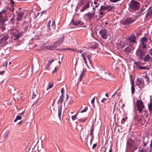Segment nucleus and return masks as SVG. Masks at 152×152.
<instances>
[{
  "mask_svg": "<svg viewBox=\"0 0 152 152\" xmlns=\"http://www.w3.org/2000/svg\"><path fill=\"white\" fill-rule=\"evenodd\" d=\"M106 99L105 98H103L101 101V102H103L104 101L106 100Z\"/></svg>",
  "mask_w": 152,
  "mask_h": 152,
  "instance_id": "052dcab7",
  "label": "nucleus"
},
{
  "mask_svg": "<svg viewBox=\"0 0 152 152\" xmlns=\"http://www.w3.org/2000/svg\"><path fill=\"white\" fill-rule=\"evenodd\" d=\"M138 68L141 69H148V67L146 66H142L140 65H139L138 66Z\"/></svg>",
  "mask_w": 152,
  "mask_h": 152,
  "instance_id": "c9c22d12",
  "label": "nucleus"
},
{
  "mask_svg": "<svg viewBox=\"0 0 152 152\" xmlns=\"http://www.w3.org/2000/svg\"><path fill=\"white\" fill-rule=\"evenodd\" d=\"M73 24L74 26H79L82 25L83 24V23L80 20L75 21L73 20H72Z\"/></svg>",
  "mask_w": 152,
  "mask_h": 152,
  "instance_id": "6ab92c4d",
  "label": "nucleus"
},
{
  "mask_svg": "<svg viewBox=\"0 0 152 152\" xmlns=\"http://www.w3.org/2000/svg\"><path fill=\"white\" fill-rule=\"evenodd\" d=\"M95 97L94 96L92 99L91 100V103H92V104H94V101H95Z\"/></svg>",
  "mask_w": 152,
  "mask_h": 152,
  "instance_id": "603ef678",
  "label": "nucleus"
},
{
  "mask_svg": "<svg viewBox=\"0 0 152 152\" xmlns=\"http://www.w3.org/2000/svg\"><path fill=\"white\" fill-rule=\"evenodd\" d=\"M125 121V119L124 118H123L121 121V124H124Z\"/></svg>",
  "mask_w": 152,
  "mask_h": 152,
  "instance_id": "de8ad7c7",
  "label": "nucleus"
},
{
  "mask_svg": "<svg viewBox=\"0 0 152 152\" xmlns=\"http://www.w3.org/2000/svg\"><path fill=\"white\" fill-rule=\"evenodd\" d=\"M140 3L137 1H132L130 2L129 6L133 10L135 11L139 9Z\"/></svg>",
  "mask_w": 152,
  "mask_h": 152,
  "instance_id": "20e7f679",
  "label": "nucleus"
},
{
  "mask_svg": "<svg viewBox=\"0 0 152 152\" xmlns=\"http://www.w3.org/2000/svg\"><path fill=\"white\" fill-rule=\"evenodd\" d=\"M144 60L145 61L148 62H151L152 58L148 54L146 55L143 58Z\"/></svg>",
  "mask_w": 152,
  "mask_h": 152,
  "instance_id": "412c9836",
  "label": "nucleus"
},
{
  "mask_svg": "<svg viewBox=\"0 0 152 152\" xmlns=\"http://www.w3.org/2000/svg\"><path fill=\"white\" fill-rule=\"evenodd\" d=\"M131 80L130 82L131 84V92L132 94H133L135 91V88L134 86V81L133 78V76L132 75H130Z\"/></svg>",
  "mask_w": 152,
  "mask_h": 152,
  "instance_id": "f3484780",
  "label": "nucleus"
},
{
  "mask_svg": "<svg viewBox=\"0 0 152 152\" xmlns=\"http://www.w3.org/2000/svg\"><path fill=\"white\" fill-rule=\"evenodd\" d=\"M94 4L95 5L94 6L95 7H96V8L98 7L99 5L100 4L99 3H98L97 1H94Z\"/></svg>",
  "mask_w": 152,
  "mask_h": 152,
  "instance_id": "4c0bfd02",
  "label": "nucleus"
},
{
  "mask_svg": "<svg viewBox=\"0 0 152 152\" xmlns=\"http://www.w3.org/2000/svg\"><path fill=\"white\" fill-rule=\"evenodd\" d=\"M115 7L114 6H112L111 5H109L108 6H106L107 10L108 11H110L112 9H113Z\"/></svg>",
  "mask_w": 152,
  "mask_h": 152,
  "instance_id": "c756f323",
  "label": "nucleus"
},
{
  "mask_svg": "<svg viewBox=\"0 0 152 152\" xmlns=\"http://www.w3.org/2000/svg\"><path fill=\"white\" fill-rule=\"evenodd\" d=\"M139 150H140V152H143V149H140V148Z\"/></svg>",
  "mask_w": 152,
  "mask_h": 152,
  "instance_id": "0e129e2a",
  "label": "nucleus"
},
{
  "mask_svg": "<svg viewBox=\"0 0 152 152\" xmlns=\"http://www.w3.org/2000/svg\"><path fill=\"white\" fill-rule=\"evenodd\" d=\"M148 39L145 37L141 38L140 42V45L142 48H145L146 47V43H147Z\"/></svg>",
  "mask_w": 152,
  "mask_h": 152,
  "instance_id": "9d476101",
  "label": "nucleus"
},
{
  "mask_svg": "<svg viewBox=\"0 0 152 152\" xmlns=\"http://www.w3.org/2000/svg\"><path fill=\"white\" fill-rule=\"evenodd\" d=\"M90 6V3L89 1L87 2L86 4L84 5L80 10V11L81 12L84 11L86 9L88 8Z\"/></svg>",
  "mask_w": 152,
  "mask_h": 152,
  "instance_id": "aec40b11",
  "label": "nucleus"
},
{
  "mask_svg": "<svg viewBox=\"0 0 152 152\" xmlns=\"http://www.w3.org/2000/svg\"><path fill=\"white\" fill-rule=\"evenodd\" d=\"M136 84L139 86L140 88L141 89L142 88L144 85L143 79L142 78L137 79Z\"/></svg>",
  "mask_w": 152,
  "mask_h": 152,
  "instance_id": "4468645a",
  "label": "nucleus"
},
{
  "mask_svg": "<svg viewBox=\"0 0 152 152\" xmlns=\"http://www.w3.org/2000/svg\"><path fill=\"white\" fill-rule=\"evenodd\" d=\"M120 0H110V1L112 2L115 3Z\"/></svg>",
  "mask_w": 152,
  "mask_h": 152,
  "instance_id": "8fccbe9b",
  "label": "nucleus"
},
{
  "mask_svg": "<svg viewBox=\"0 0 152 152\" xmlns=\"http://www.w3.org/2000/svg\"><path fill=\"white\" fill-rule=\"evenodd\" d=\"M134 118L135 120H137L138 122L142 124H144L146 121L140 115L139 116L137 114H136V116L134 117Z\"/></svg>",
  "mask_w": 152,
  "mask_h": 152,
  "instance_id": "f8f14e48",
  "label": "nucleus"
},
{
  "mask_svg": "<svg viewBox=\"0 0 152 152\" xmlns=\"http://www.w3.org/2000/svg\"><path fill=\"white\" fill-rule=\"evenodd\" d=\"M8 136V134L7 133L5 134L4 136V138L5 139H6L7 137Z\"/></svg>",
  "mask_w": 152,
  "mask_h": 152,
  "instance_id": "864d4df0",
  "label": "nucleus"
},
{
  "mask_svg": "<svg viewBox=\"0 0 152 152\" xmlns=\"http://www.w3.org/2000/svg\"><path fill=\"white\" fill-rule=\"evenodd\" d=\"M72 51H74L75 52L77 53H78L79 52V50H77L72 49Z\"/></svg>",
  "mask_w": 152,
  "mask_h": 152,
  "instance_id": "680f3d73",
  "label": "nucleus"
},
{
  "mask_svg": "<svg viewBox=\"0 0 152 152\" xmlns=\"http://www.w3.org/2000/svg\"><path fill=\"white\" fill-rule=\"evenodd\" d=\"M83 60H84L85 64H87V61H86V57H85L83 58Z\"/></svg>",
  "mask_w": 152,
  "mask_h": 152,
  "instance_id": "5fc2aeb1",
  "label": "nucleus"
},
{
  "mask_svg": "<svg viewBox=\"0 0 152 152\" xmlns=\"http://www.w3.org/2000/svg\"><path fill=\"white\" fill-rule=\"evenodd\" d=\"M101 76L102 78L104 79L109 80L110 79V76L108 73L106 72H104L102 73Z\"/></svg>",
  "mask_w": 152,
  "mask_h": 152,
  "instance_id": "dca6fc26",
  "label": "nucleus"
},
{
  "mask_svg": "<svg viewBox=\"0 0 152 152\" xmlns=\"http://www.w3.org/2000/svg\"><path fill=\"white\" fill-rule=\"evenodd\" d=\"M137 107L140 113H141L144 106L141 100H138L136 102Z\"/></svg>",
  "mask_w": 152,
  "mask_h": 152,
  "instance_id": "39448f33",
  "label": "nucleus"
},
{
  "mask_svg": "<svg viewBox=\"0 0 152 152\" xmlns=\"http://www.w3.org/2000/svg\"><path fill=\"white\" fill-rule=\"evenodd\" d=\"M11 33L9 31L5 32L2 34L0 39V45L3 46L10 42V38Z\"/></svg>",
  "mask_w": 152,
  "mask_h": 152,
  "instance_id": "f03ea898",
  "label": "nucleus"
},
{
  "mask_svg": "<svg viewBox=\"0 0 152 152\" xmlns=\"http://www.w3.org/2000/svg\"><path fill=\"white\" fill-rule=\"evenodd\" d=\"M94 137H91V141H90V143L91 145V144L92 143V142L94 140Z\"/></svg>",
  "mask_w": 152,
  "mask_h": 152,
  "instance_id": "3c124183",
  "label": "nucleus"
},
{
  "mask_svg": "<svg viewBox=\"0 0 152 152\" xmlns=\"http://www.w3.org/2000/svg\"><path fill=\"white\" fill-rule=\"evenodd\" d=\"M88 110V107H86L84 109L82 110L81 111V113H83V112H86V111L87 110Z\"/></svg>",
  "mask_w": 152,
  "mask_h": 152,
  "instance_id": "a19ab883",
  "label": "nucleus"
},
{
  "mask_svg": "<svg viewBox=\"0 0 152 152\" xmlns=\"http://www.w3.org/2000/svg\"><path fill=\"white\" fill-rule=\"evenodd\" d=\"M22 36V33L21 32H19L18 34H15V38H14V40H15L19 39L20 37Z\"/></svg>",
  "mask_w": 152,
  "mask_h": 152,
  "instance_id": "bb28decb",
  "label": "nucleus"
},
{
  "mask_svg": "<svg viewBox=\"0 0 152 152\" xmlns=\"http://www.w3.org/2000/svg\"><path fill=\"white\" fill-rule=\"evenodd\" d=\"M132 51V49L129 47L126 48L124 50L125 53L128 55H129V54L131 53Z\"/></svg>",
  "mask_w": 152,
  "mask_h": 152,
  "instance_id": "4be33fe9",
  "label": "nucleus"
},
{
  "mask_svg": "<svg viewBox=\"0 0 152 152\" xmlns=\"http://www.w3.org/2000/svg\"><path fill=\"white\" fill-rule=\"evenodd\" d=\"M10 2L12 5L11 6L10 8H9V10L10 11L13 12L14 9L13 6L15 5V3L13 0H10Z\"/></svg>",
  "mask_w": 152,
  "mask_h": 152,
  "instance_id": "b1692460",
  "label": "nucleus"
},
{
  "mask_svg": "<svg viewBox=\"0 0 152 152\" xmlns=\"http://www.w3.org/2000/svg\"><path fill=\"white\" fill-rule=\"evenodd\" d=\"M150 147L148 150V152H151L152 151V140H151V143L150 144Z\"/></svg>",
  "mask_w": 152,
  "mask_h": 152,
  "instance_id": "58836bf2",
  "label": "nucleus"
},
{
  "mask_svg": "<svg viewBox=\"0 0 152 152\" xmlns=\"http://www.w3.org/2000/svg\"><path fill=\"white\" fill-rule=\"evenodd\" d=\"M128 39L130 42L132 43L133 42L137 44L136 42V37L134 34H132L129 37H128Z\"/></svg>",
  "mask_w": 152,
  "mask_h": 152,
  "instance_id": "2eb2a0df",
  "label": "nucleus"
},
{
  "mask_svg": "<svg viewBox=\"0 0 152 152\" xmlns=\"http://www.w3.org/2000/svg\"><path fill=\"white\" fill-rule=\"evenodd\" d=\"M50 64H48L46 67V69H48L49 67L50 66Z\"/></svg>",
  "mask_w": 152,
  "mask_h": 152,
  "instance_id": "6e6d98bb",
  "label": "nucleus"
},
{
  "mask_svg": "<svg viewBox=\"0 0 152 152\" xmlns=\"http://www.w3.org/2000/svg\"><path fill=\"white\" fill-rule=\"evenodd\" d=\"M81 56L83 57V58L85 57V55L83 53H82L81 54Z\"/></svg>",
  "mask_w": 152,
  "mask_h": 152,
  "instance_id": "774afa93",
  "label": "nucleus"
},
{
  "mask_svg": "<svg viewBox=\"0 0 152 152\" xmlns=\"http://www.w3.org/2000/svg\"><path fill=\"white\" fill-rule=\"evenodd\" d=\"M126 46V44L123 42H120L119 44V47L121 48H124Z\"/></svg>",
  "mask_w": 152,
  "mask_h": 152,
  "instance_id": "2f4dec72",
  "label": "nucleus"
},
{
  "mask_svg": "<svg viewBox=\"0 0 152 152\" xmlns=\"http://www.w3.org/2000/svg\"><path fill=\"white\" fill-rule=\"evenodd\" d=\"M16 12L17 13V16L16 20L17 21H20L22 20L23 18V16L24 15V12H21L20 11H17Z\"/></svg>",
  "mask_w": 152,
  "mask_h": 152,
  "instance_id": "ddd939ff",
  "label": "nucleus"
},
{
  "mask_svg": "<svg viewBox=\"0 0 152 152\" xmlns=\"http://www.w3.org/2000/svg\"><path fill=\"white\" fill-rule=\"evenodd\" d=\"M112 150L111 148L110 149L107 150V148H105V152H112Z\"/></svg>",
  "mask_w": 152,
  "mask_h": 152,
  "instance_id": "49530a36",
  "label": "nucleus"
},
{
  "mask_svg": "<svg viewBox=\"0 0 152 152\" xmlns=\"http://www.w3.org/2000/svg\"><path fill=\"white\" fill-rule=\"evenodd\" d=\"M100 36L104 39H106L107 38L108 33L104 28L101 29L99 32Z\"/></svg>",
  "mask_w": 152,
  "mask_h": 152,
  "instance_id": "1a4fd4ad",
  "label": "nucleus"
},
{
  "mask_svg": "<svg viewBox=\"0 0 152 152\" xmlns=\"http://www.w3.org/2000/svg\"><path fill=\"white\" fill-rule=\"evenodd\" d=\"M54 61V59H52L51 60H49V63L51 64Z\"/></svg>",
  "mask_w": 152,
  "mask_h": 152,
  "instance_id": "bf43d9fd",
  "label": "nucleus"
},
{
  "mask_svg": "<svg viewBox=\"0 0 152 152\" xmlns=\"http://www.w3.org/2000/svg\"><path fill=\"white\" fill-rule=\"evenodd\" d=\"M64 99V96L63 95H61L60 97V98L58 99V104H60V107L58 108V116L59 118H60L61 113V110L62 108V105L61 104L62 103Z\"/></svg>",
  "mask_w": 152,
  "mask_h": 152,
  "instance_id": "0eeeda50",
  "label": "nucleus"
},
{
  "mask_svg": "<svg viewBox=\"0 0 152 152\" xmlns=\"http://www.w3.org/2000/svg\"><path fill=\"white\" fill-rule=\"evenodd\" d=\"M14 20H15L14 19L12 18L10 19V21H11L12 23H13Z\"/></svg>",
  "mask_w": 152,
  "mask_h": 152,
  "instance_id": "338daca9",
  "label": "nucleus"
},
{
  "mask_svg": "<svg viewBox=\"0 0 152 152\" xmlns=\"http://www.w3.org/2000/svg\"><path fill=\"white\" fill-rule=\"evenodd\" d=\"M51 23V21L49 20L47 26L46 28L48 29V31L50 30V24Z\"/></svg>",
  "mask_w": 152,
  "mask_h": 152,
  "instance_id": "f704fd0d",
  "label": "nucleus"
},
{
  "mask_svg": "<svg viewBox=\"0 0 152 152\" xmlns=\"http://www.w3.org/2000/svg\"><path fill=\"white\" fill-rule=\"evenodd\" d=\"M107 10L106 6L101 5L100 7V9H99L98 10L99 11H104Z\"/></svg>",
  "mask_w": 152,
  "mask_h": 152,
  "instance_id": "cd10ccee",
  "label": "nucleus"
},
{
  "mask_svg": "<svg viewBox=\"0 0 152 152\" xmlns=\"http://www.w3.org/2000/svg\"><path fill=\"white\" fill-rule=\"evenodd\" d=\"M104 11H98V12L99 13V14L100 15H102V16H103L105 14V13H104Z\"/></svg>",
  "mask_w": 152,
  "mask_h": 152,
  "instance_id": "37998d69",
  "label": "nucleus"
},
{
  "mask_svg": "<svg viewBox=\"0 0 152 152\" xmlns=\"http://www.w3.org/2000/svg\"><path fill=\"white\" fill-rule=\"evenodd\" d=\"M97 146V144L96 143L94 144H93V146H92V148L93 149L95 147H96Z\"/></svg>",
  "mask_w": 152,
  "mask_h": 152,
  "instance_id": "13d9d810",
  "label": "nucleus"
},
{
  "mask_svg": "<svg viewBox=\"0 0 152 152\" xmlns=\"http://www.w3.org/2000/svg\"><path fill=\"white\" fill-rule=\"evenodd\" d=\"M53 83L51 82L49 83L48 84V87L47 88V90H48L49 89L52 88L53 86Z\"/></svg>",
  "mask_w": 152,
  "mask_h": 152,
  "instance_id": "7c9ffc66",
  "label": "nucleus"
},
{
  "mask_svg": "<svg viewBox=\"0 0 152 152\" xmlns=\"http://www.w3.org/2000/svg\"><path fill=\"white\" fill-rule=\"evenodd\" d=\"M8 15L10 17V15H11L4 9L0 12V22L4 23L5 21L7 20L8 19Z\"/></svg>",
  "mask_w": 152,
  "mask_h": 152,
  "instance_id": "7ed1b4c3",
  "label": "nucleus"
},
{
  "mask_svg": "<svg viewBox=\"0 0 152 152\" xmlns=\"http://www.w3.org/2000/svg\"><path fill=\"white\" fill-rule=\"evenodd\" d=\"M148 139L147 137H144L143 140V146H145L147 145V144L148 143Z\"/></svg>",
  "mask_w": 152,
  "mask_h": 152,
  "instance_id": "a878e982",
  "label": "nucleus"
},
{
  "mask_svg": "<svg viewBox=\"0 0 152 152\" xmlns=\"http://www.w3.org/2000/svg\"><path fill=\"white\" fill-rule=\"evenodd\" d=\"M145 80H146L147 81H148V83H149V78H148V77H145Z\"/></svg>",
  "mask_w": 152,
  "mask_h": 152,
  "instance_id": "4d7b16f0",
  "label": "nucleus"
},
{
  "mask_svg": "<svg viewBox=\"0 0 152 152\" xmlns=\"http://www.w3.org/2000/svg\"><path fill=\"white\" fill-rule=\"evenodd\" d=\"M94 129L93 128V126L92 127V128L91 129V131H90V136H91V137H94Z\"/></svg>",
  "mask_w": 152,
  "mask_h": 152,
  "instance_id": "473e14b6",
  "label": "nucleus"
},
{
  "mask_svg": "<svg viewBox=\"0 0 152 152\" xmlns=\"http://www.w3.org/2000/svg\"><path fill=\"white\" fill-rule=\"evenodd\" d=\"M77 115H72L71 117L72 119L73 120H74L75 119H77Z\"/></svg>",
  "mask_w": 152,
  "mask_h": 152,
  "instance_id": "79ce46f5",
  "label": "nucleus"
},
{
  "mask_svg": "<svg viewBox=\"0 0 152 152\" xmlns=\"http://www.w3.org/2000/svg\"><path fill=\"white\" fill-rule=\"evenodd\" d=\"M83 71L82 73L80 75L79 77V80L80 81L82 80L83 78L84 77V74L83 73Z\"/></svg>",
  "mask_w": 152,
  "mask_h": 152,
  "instance_id": "ea45409f",
  "label": "nucleus"
},
{
  "mask_svg": "<svg viewBox=\"0 0 152 152\" xmlns=\"http://www.w3.org/2000/svg\"><path fill=\"white\" fill-rule=\"evenodd\" d=\"M83 137L85 140L86 142H88V134L86 132H83L82 134L81 135V137Z\"/></svg>",
  "mask_w": 152,
  "mask_h": 152,
  "instance_id": "5701e85b",
  "label": "nucleus"
},
{
  "mask_svg": "<svg viewBox=\"0 0 152 152\" xmlns=\"http://www.w3.org/2000/svg\"><path fill=\"white\" fill-rule=\"evenodd\" d=\"M21 118H22V117L21 116L18 115L16 116V118L14 120V122H16V121L18 120H20L21 119Z\"/></svg>",
  "mask_w": 152,
  "mask_h": 152,
  "instance_id": "e433bc0d",
  "label": "nucleus"
},
{
  "mask_svg": "<svg viewBox=\"0 0 152 152\" xmlns=\"http://www.w3.org/2000/svg\"><path fill=\"white\" fill-rule=\"evenodd\" d=\"M64 38L63 37L61 38L60 41H56L53 44L50 45L49 47V48L50 50H53L55 48H56L59 46L61 43L63 42L64 40Z\"/></svg>",
  "mask_w": 152,
  "mask_h": 152,
  "instance_id": "423d86ee",
  "label": "nucleus"
},
{
  "mask_svg": "<svg viewBox=\"0 0 152 152\" xmlns=\"http://www.w3.org/2000/svg\"><path fill=\"white\" fill-rule=\"evenodd\" d=\"M144 54V51L141 49H138L136 50V55L138 58L140 59L143 60Z\"/></svg>",
  "mask_w": 152,
  "mask_h": 152,
  "instance_id": "9b49d317",
  "label": "nucleus"
},
{
  "mask_svg": "<svg viewBox=\"0 0 152 152\" xmlns=\"http://www.w3.org/2000/svg\"><path fill=\"white\" fill-rule=\"evenodd\" d=\"M151 11L152 10H151L150 12H147V16H149L151 17L152 15H151Z\"/></svg>",
  "mask_w": 152,
  "mask_h": 152,
  "instance_id": "a18cd8bd",
  "label": "nucleus"
},
{
  "mask_svg": "<svg viewBox=\"0 0 152 152\" xmlns=\"http://www.w3.org/2000/svg\"><path fill=\"white\" fill-rule=\"evenodd\" d=\"M4 72V71H0V75H3Z\"/></svg>",
  "mask_w": 152,
  "mask_h": 152,
  "instance_id": "e2e57ef3",
  "label": "nucleus"
},
{
  "mask_svg": "<svg viewBox=\"0 0 152 152\" xmlns=\"http://www.w3.org/2000/svg\"><path fill=\"white\" fill-rule=\"evenodd\" d=\"M151 97V96H150V98L151 102L148 104V108L149 112L150 113V114L152 113V102H151L152 100Z\"/></svg>",
  "mask_w": 152,
  "mask_h": 152,
  "instance_id": "393cba45",
  "label": "nucleus"
},
{
  "mask_svg": "<svg viewBox=\"0 0 152 152\" xmlns=\"http://www.w3.org/2000/svg\"><path fill=\"white\" fill-rule=\"evenodd\" d=\"M87 118H85V119H78V121L80 122H84L86 120H87Z\"/></svg>",
  "mask_w": 152,
  "mask_h": 152,
  "instance_id": "c03bdc74",
  "label": "nucleus"
},
{
  "mask_svg": "<svg viewBox=\"0 0 152 152\" xmlns=\"http://www.w3.org/2000/svg\"><path fill=\"white\" fill-rule=\"evenodd\" d=\"M61 95H63V96H64V88H63L61 89Z\"/></svg>",
  "mask_w": 152,
  "mask_h": 152,
  "instance_id": "09e8293b",
  "label": "nucleus"
},
{
  "mask_svg": "<svg viewBox=\"0 0 152 152\" xmlns=\"http://www.w3.org/2000/svg\"><path fill=\"white\" fill-rule=\"evenodd\" d=\"M115 70L117 71V72H118L119 71V69L117 67H116L115 68Z\"/></svg>",
  "mask_w": 152,
  "mask_h": 152,
  "instance_id": "69168bd1",
  "label": "nucleus"
},
{
  "mask_svg": "<svg viewBox=\"0 0 152 152\" xmlns=\"http://www.w3.org/2000/svg\"><path fill=\"white\" fill-rule=\"evenodd\" d=\"M86 57H87L89 62L91 63V53H90L89 54H88L86 55Z\"/></svg>",
  "mask_w": 152,
  "mask_h": 152,
  "instance_id": "72a5a7b5",
  "label": "nucleus"
},
{
  "mask_svg": "<svg viewBox=\"0 0 152 152\" xmlns=\"http://www.w3.org/2000/svg\"><path fill=\"white\" fill-rule=\"evenodd\" d=\"M134 21V20L131 17H129L123 20L122 23L124 26L128 25L133 23Z\"/></svg>",
  "mask_w": 152,
  "mask_h": 152,
  "instance_id": "6e6552de",
  "label": "nucleus"
},
{
  "mask_svg": "<svg viewBox=\"0 0 152 152\" xmlns=\"http://www.w3.org/2000/svg\"><path fill=\"white\" fill-rule=\"evenodd\" d=\"M127 144L126 150L128 152H133L137 149L138 145L136 141L129 139Z\"/></svg>",
  "mask_w": 152,
  "mask_h": 152,
  "instance_id": "f257e3e1",
  "label": "nucleus"
},
{
  "mask_svg": "<svg viewBox=\"0 0 152 152\" xmlns=\"http://www.w3.org/2000/svg\"><path fill=\"white\" fill-rule=\"evenodd\" d=\"M4 23L0 22V31H3L5 29V27L3 25Z\"/></svg>",
  "mask_w": 152,
  "mask_h": 152,
  "instance_id": "c85d7f7f",
  "label": "nucleus"
},
{
  "mask_svg": "<svg viewBox=\"0 0 152 152\" xmlns=\"http://www.w3.org/2000/svg\"><path fill=\"white\" fill-rule=\"evenodd\" d=\"M95 13V11L92 12L91 13H86V15L87 16L88 19L90 20L92 19H94V16Z\"/></svg>",
  "mask_w": 152,
  "mask_h": 152,
  "instance_id": "a211bd4d",
  "label": "nucleus"
}]
</instances>
